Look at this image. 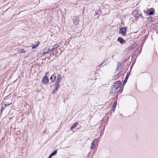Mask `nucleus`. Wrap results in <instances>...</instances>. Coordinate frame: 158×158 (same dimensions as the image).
Instances as JSON below:
<instances>
[{
	"instance_id": "obj_5",
	"label": "nucleus",
	"mask_w": 158,
	"mask_h": 158,
	"mask_svg": "<svg viewBox=\"0 0 158 158\" xmlns=\"http://www.w3.org/2000/svg\"><path fill=\"white\" fill-rule=\"evenodd\" d=\"M119 88H117L116 86V85H114L112 87V89L110 90V94H112L113 95L115 93V92L116 90L117 89H118Z\"/></svg>"
},
{
	"instance_id": "obj_3",
	"label": "nucleus",
	"mask_w": 158,
	"mask_h": 158,
	"mask_svg": "<svg viewBox=\"0 0 158 158\" xmlns=\"http://www.w3.org/2000/svg\"><path fill=\"white\" fill-rule=\"evenodd\" d=\"M155 10L153 8H151L148 9L146 11V13L149 15H154Z\"/></svg>"
},
{
	"instance_id": "obj_18",
	"label": "nucleus",
	"mask_w": 158,
	"mask_h": 158,
	"mask_svg": "<svg viewBox=\"0 0 158 158\" xmlns=\"http://www.w3.org/2000/svg\"><path fill=\"white\" fill-rule=\"evenodd\" d=\"M59 47V45H58V44H55L54 45V47L53 48H51V51H53L56 48H57L58 47Z\"/></svg>"
},
{
	"instance_id": "obj_24",
	"label": "nucleus",
	"mask_w": 158,
	"mask_h": 158,
	"mask_svg": "<svg viewBox=\"0 0 158 158\" xmlns=\"http://www.w3.org/2000/svg\"><path fill=\"white\" fill-rule=\"evenodd\" d=\"M57 153V151L56 150H55L51 153V154L53 156L56 154Z\"/></svg>"
},
{
	"instance_id": "obj_20",
	"label": "nucleus",
	"mask_w": 158,
	"mask_h": 158,
	"mask_svg": "<svg viewBox=\"0 0 158 158\" xmlns=\"http://www.w3.org/2000/svg\"><path fill=\"white\" fill-rule=\"evenodd\" d=\"M78 123H74L73 124V125L71 127V129H72L73 128H75L77 127V126L78 125Z\"/></svg>"
},
{
	"instance_id": "obj_12",
	"label": "nucleus",
	"mask_w": 158,
	"mask_h": 158,
	"mask_svg": "<svg viewBox=\"0 0 158 158\" xmlns=\"http://www.w3.org/2000/svg\"><path fill=\"white\" fill-rule=\"evenodd\" d=\"M61 78V75L60 74H58L57 76L56 83L59 84Z\"/></svg>"
},
{
	"instance_id": "obj_2",
	"label": "nucleus",
	"mask_w": 158,
	"mask_h": 158,
	"mask_svg": "<svg viewBox=\"0 0 158 158\" xmlns=\"http://www.w3.org/2000/svg\"><path fill=\"white\" fill-rule=\"evenodd\" d=\"M119 33L125 36L126 35L127 28L122 27L120 28L119 31Z\"/></svg>"
},
{
	"instance_id": "obj_29",
	"label": "nucleus",
	"mask_w": 158,
	"mask_h": 158,
	"mask_svg": "<svg viewBox=\"0 0 158 158\" xmlns=\"http://www.w3.org/2000/svg\"><path fill=\"white\" fill-rule=\"evenodd\" d=\"M135 61H136V60H135V59L134 61H133V62H132V63H134V62H135Z\"/></svg>"
},
{
	"instance_id": "obj_28",
	"label": "nucleus",
	"mask_w": 158,
	"mask_h": 158,
	"mask_svg": "<svg viewBox=\"0 0 158 158\" xmlns=\"http://www.w3.org/2000/svg\"><path fill=\"white\" fill-rule=\"evenodd\" d=\"M115 77L116 78H118V77H119V75H118V74H117V75H115Z\"/></svg>"
},
{
	"instance_id": "obj_8",
	"label": "nucleus",
	"mask_w": 158,
	"mask_h": 158,
	"mask_svg": "<svg viewBox=\"0 0 158 158\" xmlns=\"http://www.w3.org/2000/svg\"><path fill=\"white\" fill-rule=\"evenodd\" d=\"M74 24L77 25L79 23V19L77 17H75L73 19Z\"/></svg>"
},
{
	"instance_id": "obj_14",
	"label": "nucleus",
	"mask_w": 158,
	"mask_h": 158,
	"mask_svg": "<svg viewBox=\"0 0 158 158\" xmlns=\"http://www.w3.org/2000/svg\"><path fill=\"white\" fill-rule=\"evenodd\" d=\"M59 84L56 83L55 89L53 91V94H54L56 93V92L58 89V88H59Z\"/></svg>"
},
{
	"instance_id": "obj_23",
	"label": "nucleus",
	"mask_w": 158,
	"mask_h": 158,
	"mask_svg": "<svg viewBox=\"0 0 158 158\" xmlns=\"http://www.w3.org/2000/svg\"><path fill=\"white\" fill-rule=\"evenodd\" d=\"M148 21H153V18L152 16H150L148 18Z\"/></svg>"
},
{
	"instance_id": "obj_7",
	"label": "nucleus",
	"mask_w": 158,
	"mask_h": 158,
	"mask_svg": "<svg viewBox=\"0 0 158 158\" xmlns=\"http://www.w3.org/2000/svg\"><path fill=\"white\" fill-rule=\"evenodd\" d=\"M49 81V79L47 76L45 75L43 78L42 81L43 83L45 84L48 83Z\"/></svg>"
},
{
	"instance_id": "obj_30",
	"label": "nucleus",
	"mask_w": 158,
	"mask_h": 158,
	"mask_svg": "<svg viewBox=\"0 0 158 158\" xmlns=\"http://www.w3.org/2000/svg\"><path fill=\"white\" fill-rule=\"evenodd\" d=\"M113 57H114V56L113 55L112 56V58H113Z\"/></svg>"
},
{
	"instance_id": "obj_4",
	"label": "nucleus",
	"mask_w": 158,
	"mask_h": 158,
	"mask_svg": "<svg viewBox=\"0 0 158 158\" xmlns=\"http://www.w3.org/2000/svg\"><path fill=\"white\" fill-rule=\"evenodd\" d=\"M130 72L129 73H127L126 77H125V79L124 80V81H123V83L122 84V85L123 86H124L125 85L126 83H127V80H128V78L129 77V76L130 75Z\"/></svg>"
},
{
	"instance_id": "obj_9",
	"label": "nucleus",
	"mask_w": 158,
	"mask_h": 158,
	"mask_svg": "<svg viewBox=\"0 0 158 158\" xmlns=\"http://www.w3.org/2000/svg\"><path fill=\"white\" fill-rule=\"evenodd\" d=\"M137 44L135 43H134L132 44V45H131L129 47L127 48V49L128 50H131L132 49L135 48L137 46Z\"/></svg>"
},
{
	"instance_id": "obj_6",
	"label": "nucleus",
	"mask_w": 158,
	"mask_h": 158,
	"mask_svg": "<svg viewBox=\"0 0 158 158\" xmlns=\"http://www.w3.org/2000/svg\"><path fill=\"white\" fill-rule=\"evenodd\" d=\"M98 142L97 139H95L91 143V149H93L95 148V146L97 145V143Z\"/></svg>"
},
{
	"instance_id": "obj_10",
	"label": "nucleus",
	"mask_w": 158,
	"mask_h": 158,
	"mask_svg": "<svg viewBox=\"0 0 158 158\" xmlns=\"http://www.w3.org/2000/svg\"><path fill=\"white\" fill-rule=\"evenodd\" d=\"M51 48H45L44 49L43 52H44V54H46L47 53L49 52H52V51H51Z\"/></svg>"
},
{
	"instance_id": "obj_27",
	"label": "nucleus",
	"mask_w": 158,
	"mask_h": 158,
	"mask_svg": "<svg viewBox=\"0 0 158 158\" xmlns=\"http://www.w3.org/2000/svg\"><path fill=\"white\" fill-rule=\"evenodd\" d=\"M53 156L51 154L49 156L48 158H51L52 156Z\"/></svg>"
},
{
	"instance_id": "obj_17",
	"label": "nucleus",
	"mask_w": 158,
	"mask_h": 158,
	"mask_svg": "<svg viewBox=\"0 0 158 158\" xmlns=\"http://www.w3.org/2000/svg\"><path fill=\"white\" fill-rule=\"evenodd\" d=\"M116 105H117V102H116L114 103L113 104V106H112V110L113 112H114V111L115 109Z\"/></svg>"
},
{
	"instance_id": "obj_11",
	"label": "nucleus",
	"mask_w": 158,
	"mask_h": 158,
	"mask_svg": "<svg viewBox=\"0 0 158 158\" xmlns=\"http://www.w3.org/2000/svg\"><path fill=\"white\" fill-rule=\"evenodd\" d=\"M117 41L119 42L120 43V44H123L125 42V40L122 38L119 37L117 39Z\"/></svg>"
},
{
	"instance_id": "obj_1",
	"label": "nucleus",
	"mask_w": 158,
	"mask_h": 158,
	"mask_svg": "<svg viewBox=\"0 0 158 158\" xmlns=\"http://www.w3.org/2000/svg\"><path fill=\"white\" fill-rule=\"evenodd\" d=\"M134 13H135L134 15V17H135V19L138 20L140 17H141L142 18H143L142 14L140 11L138 10H135L134 11L133 14Z\"/></svg>"
},
{
	"instance_id": "obj_21",
	"label": "nucleus",
	"mask_w": 158,
	"mask_h": 158,
	"mask_svg": "<svg viewBox=\"0 0 158 158\" xmlns=\"http://www.w3.org/2000/svg\"><path fill=\"white\" fill-rule=\"evenodd\" d=\"M122 64V63H120L119 64H118V65L117 66V70H118L119 68H120L121 67Z\"/></svg>"
},
{
	"instance_id": "obj_26",
	"label": "nucleus",
	"mask_w": 158,
	"mask_h": 158,
	"mask_svg": "<svg viewBox=\"0 0 158 158\" xmlns=\"http://www.w3.org/2000/svg\"><path fill=\"white\" fill-rule=\"evenodd\" d=\"M135 63V62H134L133 63H132L131 65V67H130V70H131V69H132V68L133 67V65H134Z\"/></svg>"
},
{
	"instance_id": "obj_19",
	"label": "nucleus",
	"mask_w": 158,
	"mask_h": 158,
	"mask_svg": "<svg viewBox=\"0 0 158 158\" xmlns=\"http://www.w3.org/2000/svg\"><path fill=\"white\" fill-rule=\"evenodd\" d=\"M123 86H123L122 85V87L121 86L120 88V89H119V90L118 91V93H119L120 94L122 92V91H123V87H124Z\"/></svg>"
},
{
	"instance_id": "obj_13",
	"label": "nucleus",
	"mask_w": 158,
	"mask_h": 158,
	"mask_svg": "<svg viewBox=\"0 0 158 158\" xmlns=\"http://www.w3.org/2000/svg\"><path fill=\"white\" fill-rule=\"evenodd\" d=\"M114 84L117 88H119L121 84V82L120 81H117L115 82Z\"/></svg>"
},
{
	"instance_id": "obj_22",
	"label": "nucleus",
	"mask_w": 158,
	"mask_h": 158,
	"mask_svg": "<svg viewBox=\"0 0 158 158\" xmlns=\"http://www.w3.org/2000/svg\"><path fill=\"white\" fill-rule=\"evenodd\" d=\"M12 104V103H10V104H4V105L5 106V107H4V108H3V106H2V110H3L5 107L6 106H9L10 105H11V104Z\"/></svg>"
},
{
	"instance_id": "obj_15",
	"label": "nucleus",
	"mask_w": 158,
	"mask_h": 158,
	"mask_svg": "<svg viewBox=\"0 0 158 158\" xmlns=\"http://www.w3.org/2000/svg\"><path fill=\"white\" fill-rule=\"evenodd\" d=\"M56 77L55 74H53L50 77V80L52 82H54L56 78Z\"/></svg>"
},
{
	"instance_id": "obj_16",
	"label": "nucleus",
	"mask_w": 158,
	"mask_h": 158,
	"mask_svg": "<svg viewBox=\"0 0 158 158\" xmlns=\"http://www.w3.org/2000/svg\"><path fill=\"white\" fill-rule=\"evenodd\" d=\"M40 41H38L37 42V43H36L35 44H32V48L33 49L35 48H36V47H37L38 46L39 44H40Z\"/></svg>"
},
{
	"instance_id": "obj_25",
	"label": "nucleus",
	"mask_w": 158,
	"mask_h": 158,
	"mask_svg": "<svg viewBox=\"0 0 158 158\" xmlns=\"http://www.w3.org/2000/svg\"><path fill=\"white\" fill-rule=\"evenodd\" d=\"M19 52L20 53H25V51L23 49L19 50Z\"/></svg>"
}]
</instances>
